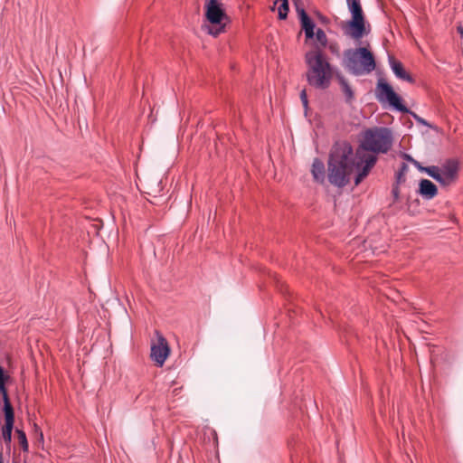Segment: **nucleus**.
<instances>
[{"label":"nucleus","mask_w":463,"mask_h":463,"mask_svg":"<svg viewBox=\"0 0 463 463\" xmlns=\"http://www.w3.org/2000/svg\"><path fill=\"white\" fill-rule=\"evenodd\" d=\"M393 144V134L386 127H373L364 129L360 136L357 146V157L364 163L361 171L354 177L358 185L370 173L377 162V155L387 154Z\"/></svg>","instance_id":"nucleus-1"},{"label":"nucleus","mask_w":463,"mask_h":463,"mask_svg":"<svg viewBox=\"0 0 463 463\" xmlns=\"http://www.w3.org/2000/svg\"><path fill=\"white\" fill-rule=\"evenodd\" d=\"M364 163H360L357 157V149L354 152L353 146L347 141H336L329 154L327 162V178L331 184L342 188L350 181L351 175L361 171Z\"/></svg>","instance_id":"nucleus-2"},{"label":"nucleus","mask_w":463,"mask_h":463,"mask_svg":"<svg viewBox=\"0 0 463 463\" xmlns=\"http://www.w3.org/2000/svg\"><path fill=\"white\" fill-rule=\"evenodd\" d=\"M305 59L308 84L321 90L328 88L332 78L331 66L323 52L319 49L309 51Z\"/></svg>","instance_id":"nucleus-3"},{"label":"nucleus","mask_w":463,"mask_h":463,"mask_svg":"<svg viewBox=\"0 0 463 463\" xmlns=\"http://www.w3.org/2000/svg\"><path fill=\"white\" fill-rule=\"evenodd\" d=\"M344 56L345 68L354 76L370 74L376 67L373 52L365 47L348 49Z\"/></svg>","instance_id":"nucleus-4"},{"label":"nucleus","mask_w":463,"mask_h":463,"mask_svg":"<svg viewBox=\"0 0 463 463\" xmlns=\"http://www.w3.org/2000/svg\"><path fill=\"white\" fill-rule=\"evenodd\" d=\"M351 19L347 22L345 33L354 40H360L365 32V17L361 0H345Z\"/></svg>","instance_id":"nucleus-5"},{"label":"nucleus","mask_w":463,"mask_h":463,"mask_svg":"<svg viewBox=\"0 0 463 463\" xmlns=\"http://www.w3.org/2000/svg\"><path fill=\"white\" fill-rule=\"evenodd\" d=\"M205 16L212 25H204L207 33L216 37L224 32L225 23L227 19L222 4L219 0H208L205 3Z\"/></svg>","instance_id":"nucleus-6"},{"label":"nucleus","mask_w":463,"mask_h":463,"mask_svg":"<svg viewBox=\"0 0 463 463\" xmlns=\"http://www.w3.org/2000/svg\"><path fill=\"white\" fill-rule=\"evenodd\" d=\"M375 96L379 102H388L390 106L399 112H409V109L402 104V98L393 90L392 87L383 80H378Z\"/></svg>","instance_id":"nucleus-7"},{"label":"nucleus","mask_w":463,"mask_h":463,"mask_svg":"<svg viewBox=\"0 0 463 463\" xmlns=\"http://www.w3.org/2000/svg\"><path fill=\"white\" fill-rule=\"evenodd\" d=\"M441 185L448 186L456 182L458 176L459 165L458 160L449 158L439 166Z\"/></svg>","instance_id":"nucleus-8"},{"label":"nucleus","mask_w":463,"mask_h":463,"mask_svg":"<svg viewBox=\"0 0 463 463\" xmlns=\"http://www.w3.org/2000/svg\"><path fill=\"white\" fill-rule=\"evenodd\" d=\"M170 349L166 340L160 336L158 338V343L154 344L151 346V358L155 361L159 366H162L165 362L167 356L169 355Z\"/></svg>","instance_id":"nucleus-9"},{"label":"nucleus","mask_w":463,"mask_h":463,"mask_svg":"<svg viewBox=\"0 0 463 463\" xmlns=\"http://www.w3.org/2000/svg\"><path fill=\"white\" fill-rule=\"evenodd\" d=\"M298 14L300 20L301 27L305 32L307 39H312L315 36V23L308 16L304 8H298Z\"/></svg>","instance_id":"nucleus-10"},{"label":"nucleus","mask_w":463,"mask_h":463,"mask_svg":"<svg viewBox=\"0 0 463 463\" xmlns=\"http://www.w3.org/2000/svg\"><path fill=\"white\" fill-rule=\"evenodd\" d=\"M10 380V376L0 366V395L2 396L4 406L3 411L14 410L7 392L6 383Z\"/></svg>","instance_id":"nucleus-11"},{"label":"nucleus","mask_w":463,"mask_h":463,"mask_svg":"<svg viewBox=\"0 0 463 463\" xmlns=\"http://www.w3.org/2000/svg\"><path fill=\"white\" fill-rule=\"evenodd\" d=\"M4 413L5 423L2 428V435L5 442L10 444L14 423V410L4 411Z\"/></svg>","instance_id":"nucleus-12"},{"label":"nucleus","mask_w":463,"mask_h":463,"mask_svg":"<svg viewBox=\"0 0 463 463\" xmlns=\"http://www.w3.org/2000/svg\"><path fill=\"white\" fill-rule=\"evenodd\" d=\"M390 67L394 75L402 80L410 83L414 82V79L404 70L403 65L401 61H396L393 57H389Z\"/></svg>","instance_id":"nucleus-13"},{"label":"nucleus","mask_w":463,"mask_h":463,"mask_svg":"<svg viewBox=\"0 0 463 463\" xmlns=\"http://www.w3.org/2000/svg\"><path fill=\"white\" fill-rule=\"evenodd\" d=\"M418 193L422 198L431 200L438 194V188L431 181L422 179L420 181Z\"/></svg>","instance_id":"nucleus-14"},{"label":"nucleus","mask_w":463,"mask_h":463,"mask_svg":"<svg viewBox=\"0 0 463 463\" xmlns=\"http://www.w3.org/2000/svg\"><path fill=\"white\" fill-rule=\"evenodd\" d=\"M311 174L314 180L318 184H323L326 179L325 165L319 158H315L312 163Z\"/></svg>","instance_id":"nucleus-15"},{"label":"nucleus","mask_w":463,"mask_h":463,"mask_svg":"<svg viewBox=\"0 0 463 463\" xmlns=\"http://www.w3.org/2000/svg\"><path fill=\"white\" fill-rule=\"evenodd\" d=\"M337 80L341 86L342 91L345 95V101L351 103L354 98V93L349 85L348 81L343 75H337Z\"/></svg>","instance_id":"nucleus-16"},{"label":"nucleus","mask_w":463,"mask_h":463,"mask_svg":"<svg viewBox=\"0 0 463 463\" xmlns=\"http://www.w3.org/2000/svg\"><path fill=\"white\" fill-rule=\"evenodd\" d=\"M275 5H278L279 18L284 20L288 16V0H276Z\"/></svg>","instance_id":"nucleus-17"},{"label":"nucleus","mask_w":463,"mask_h":463,"mask_svg":"<svg viewBox=\"0 0 463 463\" xmlns=\"http://www.w3.org/2000/svg\"><path fill=\"white\" fill-rule=\"evenodd\" d=\"M423 173H426L429 176L436 180L441 184V176H440V169L439 166L431 165L426 166V168H422Z\"/></svg>","instance_id":"nucleus-18"},{"label":"nucleus","mask_w":463,"mask_h":463,"mask_svg":"<svg viewBox=\"0 0 463 463\" xmlns=\"http://www.w3.org/2000/svg\"><path fill=\"white\" fill-rule=\"evenodd\" d=\"M321 47H326L327 44V37L323 29L317 28L315 32V36Z\"/></svg>","instance_id":"nucleus-19"},{"label":"nucleus","mask_w":463,"mask_h":463,"mask_svg":"<svg viewBox=\"0 0 463 463\" xmlns=\"http://www.w3.org/2000/svg\"><path fill=\"white\" fill-rule=\"evenodd\" d=\"M18 441L21 445V448L24 451H28V441L25 435V432L22 430H16Z\"/></svg>","instance_id":"nucleus-20"},{"label":"nucleus","mask_w":463,"mask_h":463,"mask_svg":"<svg viewBox=\"0 0 463 463\" xmlns=\"http://www.w3.org/2000/svg\"><path fill=\"white\" fill-rule=\"evenodd\" d=\"M408 113H409V114H411V115L413 117V118H414V119H415L419 124H420V125H422V126L430 127V124H429V123H428L424 118H422L421 117L418 116L416 113H414V112L411 111L410 109H409V112H408Z\"/></svg>","instance_id":"nucleus-21"},{"label":"nucleus","mask_w":463,"mask_h":463,"mask_svg":"<svg viewBox=\"0 0 463 463\" xmlns=\"http://www.w3.org/2000/svg\"><path fill=\"white\" fill-rule=\"evenodd\" d=\"M300 99H301V101H302V104H303L305 109H307V106H308V100H307V92L305 90H303L300 92Z\"/></svg>","instance_id":"nucleus-22"},{"label":"nucleus","mask_w":463,"mask_h":463,"mask_svg":"<svg viewBox=\"0 0 463 463\" xmlns=\"http://www.w3.org/2000/svg\"><path fill=\"white\" fill-rule=\"evenodd\" d=\"M408 159L413 164V165L420 172H423L422 168H426V166H422L420 162L413 159L412 157L408 156Z\"/></svg>","instance_id":"nucleus-23"},{"label":"nucleus","mask_w":463,"mask_h":463,"mask_svg":"<svg viewBox=\"0 0 463 463\" xmlns=\"http://www.w3.org/2000/svg\"><path fill=\"white\" fill-rule=\"evenodd\" d=\"M392 194L393 199L395 201H397L399 199V196H400V189H399V185L398 184H394L392 186Z\"/></svg>","instance_id":"nucleus-24"},{"label":"nucleus","mask_w":463,"mask_h":463,"mask_svg":"<svg viewBox=\"0 0 463 463\" xmlns=\"http://www.w3.org/2000/svg\"><path fill=\"white\" fill-rule=\"evenodd\" d=\"M407 168V165L405 164H402V168L400 172L396 174V184L399 185V183L402 181V175H403V170Z\"/></svg>","instance_id":"nucleus-25"},{"label":"nucleus","mask_w":463,"mask_h":463,"mask_svg":"<svg viewBox=\"0 0 463 463\" xmlns=\"http://www.w3.org/2000/svg\"><path fill=\"white\" fill-rule=\"evenodd\" d=\"M457 31H458L461 40H463V26L462 25H458L457 26Z\"/></svg>","instance_id":"nucleus-26"},{"label":"nucleus","mask_w":463,"mask_h":463,"mask_svg":"<svg viewBox=\"0 0 463 463\" xmlns=\"http://www.w3.org/2000/svg\"><path fill=\"white\" fill-rule=\"evenodd\" d=\"M40 439H41V440H43V432H42V431H40Z\"/></svg>","instance_id":"nucleus-27"}]
</instances>
